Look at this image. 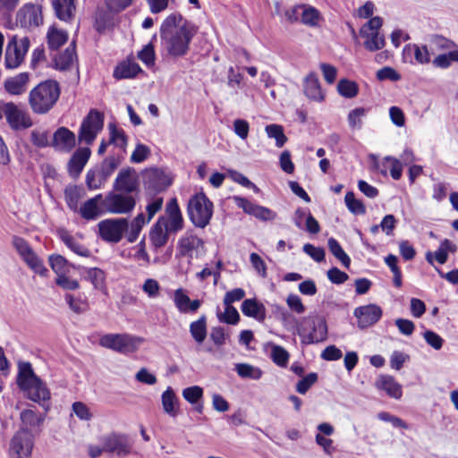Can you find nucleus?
Listing matches in <instances>:
<instances>
[{"mask_svg": "<svg viewBox=\"0 0 458 458\" xmlns=\"http://www.w3.org/2000/svg\"><path fill=\"white\" fill-rule=\"evenodd\" d=\"M61 95L59 82L53 79L40 81L29 92L28 104L35 114H46L56 105Z\"/></svg>", "mask_w": 458, "mask_h": 458, "instance_id": "1", "label": "nucleus"}, {"mask_svg": "<svg viewBox=\"0 0 458 458\" xmlns=\"http://www.w3.org/2000/svg\"><path fill=\"white\" fill-rule=\"evenodd\" d=\"M17 384L28 394V397L39 403L47 412L49 410L50 392L42 380L34 373L30 362L19 366Z\"/></svg>", "mask_w": 458, "mask_h": 458, "instance_id": "2", "label": "nucleus"}, {"mask_svg": "<svg viewBox=\"0 0 458 458\" xmlns=\"http://www.w3.org/2000/svg\"><path fill=\"white\" fill-rule=\"evenodd\" d=\"M186 212L194 227L204 229L213 217L214 204L203 191H199L190 197Z\"/></svg>", "mask_w": 458, "mask_h": 458, "instance_id": "3", "label": "nucleus"}, {"mask_svg": "<svg viewBox=\"0 0 458 458\" xmlns=\"http://www.w3.org/2000/svg\"><path fill=\"white\" fill-rule=\"evenodd\" d=\"M198 31V28L187 21L174 30V32L165 34L161 38L169 55L183 56L188 53L190 43Z\"/></svg>", "mask_w": 458, "mask_h": 458, "instance_id": "4", "label": "nucleus"}, {"mask_svg": "<svg viewBox=\"0 0 458 458\" xmlns=\"http://www.w3.org/2000/svg\"><path fill=\"white\" fill-rule=\"evenodd\" d=\"M143 338L129 334H106L99 339V344L105 348L123 354L135 352Z\"/></svg>", "mask_w": 458, "mask_h": 458, "instance_id": "5", "label": "nucleus"}, {"mask_svg": "<svg viewBox=\"0 0 458 458\" xmlns=\"http://www.w3.org/2000/svg\"><path fill=\"white\" fill-rule=\"evenodd\" d=\"M30 40L28 37L12 36L5 47L4 66L8 70L19 68L24 62L30 49Z\"/></svg>", "mask_w": 458, "mask_h": 458, "instance_id": "6", "label": "nucleus"}, {"mask_svg": "<svg viewBox=\"0 0 458 458\" xmlns=\"http://www.w3.org/2000/svg\"><path fill=\"white\" fill-rule=\"evenodd\" d=\"M35 445V436L27 428H19L12 437L9 448V458H31Z\"/></svg>", "mask_w": 458, "mask_h": 458, "instance_id": "7", "label": "nucleus"}, {"mask_svg": "<svg viewBox=\"0 0 458 458\" xmlns=\"http://www.w3.org/2000/svg\"><path fill=\"white\" fill-rule=\"evenodd\" d=\"M103 126L104 114L97 109H90L81 123L78 132L79 142L91 145Z\"/></svg>", "mask_w": 458, "mask_h": 458, "instance_id": "8", "label": "nucleus"}, {"mask_svg": "<svg viewBox=\"0 0 458 458\" xmlns=\"http://www.w3.org/2000/svg\"><path fill=\"white\" fill-rule=\"evenodd\" d=\"M104 211L108 214H129L136 206V196L112 190L103 198Z\"/></svg>", "mask_w": 458, "mask_h": 458, "instance_id": "9", "label": "nucleus"}, {"mask_svg": "<svg viewBox=\"0 0 458 458\" xmlns=\"http://www.w3.org/2000/svg\"><path fill=\"white\" fill-rule=\"evenodd\" d=\"M13 245L21 259L36 274L41 276H47V268L45 267L42 259L36 254L30 243L22 237L13 236Z\"/></svg>", "mask_w": 458, "mask_h": 458, "instance_id": "10", "label": "nucleus"}, {"mask_svg": "<svg viewBox=\"0 0 458 458\" xmlns=\"http://www.w3.org/2000/svg\"><path fill=\"white\" fill-rule=\"evenodd\" d=\"M99 237L111 243L119 242L123 233L128 230V220L126 218H106L98 224Z\"/></svg>", "mask_w": 458, "mask_h": 458, "instance_id": "11", "label": "nucleus"}, {"mask_svg": "<svg viewBox=\"0 0 458 458\" xmlns=\"http://www.w3.org/2000/svg\"><path fill=\"white\" fill-rule=\"evenodd\" d=\"M105 453L127 456L131 453L132 441L128 435L118 432H112L102 437Z\"/></svg>", "mask_w": 458, "mask_h": 458, "instance_id": "12", "label": "nucleus"}, {"mask_svg": "<svg viewBox=\"0 0 458 458\" xmlns=\"http://www.w3.org/2000/svg\"><path fill=\"white\" fill-rule=\"evenodd\" d=\"M4 117L13 131L25 130L33 125L30 114L13 102L5 103Z\"/></svg>", "mask_w": 458, "mask_h": 458, "instance_id": "13", "label": "nucleus"}, {"mask_svg": "<svg viewBox=\"0 0 458 458\" xmlns=\"http://www.w3.org/2000/svg\"><path fill=\"white\" fill-rule=\"evenodd\" d=\"M139 179L135 169L132 167L123 168L117 174L113 183V190L115 191L137 195L139 191Z\"/></svg>", "mask_w": 458, "mask_h": 458, "instance_id": "14", "label": "nucleus"}, {"mask_svg": "<svg viewBox=\"0 0 458 458\" xmlns=\"http://www.w3.org/2000/svg\"><path fill=\"white\" fill-rule=\"evenodd\" d=\"M158 218H163L164 225L168 227L172 233H178L184 227V218L179 206L177 199H170L165 208V215Z\"/></svg>", "mask_w": 458, "mask_h": 458, "instance_id": "15", "label": "nucleus"}, {"mask_svg": "<svg viewBox=\"0 0 458 458\" xmlns=\"http://www.w3.org/2000/svg\"><path fill=\"white\" fill-rule=\"evenodd\" d=\"M204 246V241L197 236L193 231L189 230L180 237L177 242V257L193 258V252Z\"/></svg>", "mask_w": 458, "mask_h": 458, "instance_id": "16", "label": "nucleus"}, {"mask_svg": "<svg viewBox=\"0 0 458 458\" xmlns=\"http://www.w3.org/2000/svg\"><path fill=\"white\" fill-rule=\"evenodd\" d=\"M76 146V135L70 129L61 126L54 132L51 147L55 150L69 153Z\"/></svg>", "mask_w": 458, "mask_h": 458, "instance_id": "17", "label": "nucleus"}, {"mask_svg": "<svg viewBox=\"0 0 458 458\" xmlns=\"http://www.w3.org/2000/svg\"><path fill=\"white\" fill-rule=\"evenodd\" d=\"M172 179L161 169L152 168L147 172L145 187L155 193L165 191L171 184Z\"/></svg>", "mask_w": 458, "mask_h": 458, "instance_id": "18", "label": "nucleus"}, {"mask_svg": "<svg viewBox=\"0 0 458 458\" xmlns=\"http://www.w3.org/2000/svg\"><path fill=\"white\" fill-rule=\"evenodd\" d=\"M30 78L31 75L28 72L8 77L4 81V89L11 96H21L27 92Z\"/></svg>", "mask_w": 458, "mask_h": 458, "instance_id": "19", "label": "nucleus"}, {"mask_svg": "<svg viewBox=\"0 0 458 458\" xmlns=\"http://www.w3.org/2000/svg\"><path fill=\"white\" fill-rule=\"evenodd\" d=\"M354 315L358 319V327H369L377 323L382 317V310L375 304L360 306L355 309Z\"/></svg>", "mask_w": 458, "mask_h": 458, "instance_id": "20", "label": "nucleus"}, {"mask_svg": "<svg viewBox=\"0 0 458 458\" xmlns=\"http://www.w3.org/2000/svg\"><path fill=\"white\" fill-rule=\"evenodd\" d=\"M16 21L22 28L37 27L42 22L38 8L31 4H25L16 14Z\"/></svg>", "mask_w": 458, "mask_h": 458, "instance_id": "21", "label": "nucleus"}, {"mask_svg": "<svg viewBox=\"0 0 458 458\" xmlns=\"http://www.w3.org/2000/svg\"><path fill=\"white\" fill-rule=\"evenodd\" d=\"M103 199V195L99 193L86 200L78 209L81 216L87 221H91L106 214L104 211Z\"/></svg>", "mask_w": 458, "mask_h": 458, "instance_id": "22", "label": "nucleus"}, {"mask_svg": "<svg viewBox=\"0 0 458 458\" xmlns=\"http://www.w3.org/2000/svg\"><path fill=\"white\" fill-rule=\"evenodd\" d=\"M140 72H143L141 67L135 62L132 55L115 66L113 76L116 80L134 79Z\"/></svg>", "mask_w": 458, "mask_h": 458, "instance_id": "23", "label": "nucleus"}, {"mask_svg": "<svg viewBox=\"0 0 458 458\" xmlns=\"http://www.w3.org/2000/svg\"><path fill=\"white\" fill-rule=\"evenodd\" d=\"M163 220V218H157L149 230V241L155 251L164 247L169 240V234L173 233L164 225Z\"/></svg>", "mask_w": 458, "mask_h": 458, "instance_id": "24", "label": "nucleus"}, {"mask_svg": "<svg viewBox=\"0 0 458 458\" xmlns=\"http://www.w3.org/2000/svg\"><path fill=\"white\" fill-rule=\"evenodd\" d=\"M174 303L181 313H195L201 306L200 300H191L182 288L176 289L174 293Z\"/></svg>", "mask_w": 458, "mask_h": 458, "instance_id": "25", "label": "nucleus"}, {"mask_svg": "<svg viewBox=\"0 0 458 458\" xmlns=\"http://www.w3.org/2000/svg\"><path fill=\"white\" fill-rule=\"evenodd\" d=\"M91 155L89 147L79 148L71 157L68 162V173L70 175L77 177L82 172Z\"/></svg>", "mask_w": 458, "mask_h": 458, "instance_id": "26", "label": "nucleus"}, {"mask_svg": "<svg viewBox=\"0 0 458 458\" xmlns=\"http://www.w3.org/2000/svg\"><path fill=\"white\" fill-rule=\"evenodd\" d=\"M457 250V245L448 239H445L440 242L438 249L435 253L428 251L425 255L426 260L430 264H434L436 259L439 264L446 263L448 253H454Z\"/></svg>", "mask_w": 458, "mask_h": 458, "instance_id": "27", "label": "nucleus"}, {"mask_svg": "<svg viewBox=\"0 0 458 458\" xmlns=\"http://www.w3.org/2000/svg\"><path fill=\"white\" fill-rule=\"evenodd\" d=\"M377 389L385 391L387 395L400 399L403 395L402 386L390 375H381L375 382Z\"/></svg>", "mask_w": 458, "mask_h": 458, "instance_id": "28", "label": "nucleus"}, {"mask_svg": "<svg viewBox=\"0 0 458 458\" xmlns=\"http://www.w3.org/2000/svg\"><path fill=\"white\" fill-rule=\"evenodd\" d=\"M241 310L244 316L254 318L259 322H263L266 318L264 304L258 301L255 298L245 299L241 305Z\"/></svg>", "mask_w": 458, "mask_h": 458, "instance_id": "29", "label": "nucleus"}, {"mask_svg": "<svg viewBox=\"0 0 458 458\" xmlns=\"http://www.w3.org/2000/svg\"><path fill=\"white\" fill-rule=\"evenodd\" d=\"M81 275L90 282L94 288L103 293L106 292V273L98 267H81Z\"/></svg>", "mask_w": 458, "mask_h": 458, "instance_id": "30", "label": "nucleus"}, {"mask_svg": "<svg viewBox=\"0 0 458 458\" xmlns=\"http://www.w3.org/2000/svg\"><path fill=\"white\" fill-rule=\"evenodd\" d=\"M52 5L56 17L64 21H71L75 15V0H53Z\"/></svg>", "mask_w": 458, "mask_h": 458, "instance_id": "31", "label": "nucleus"}, {"mask_svg": "<svg viewBox=\"0 0 458 458\" xmlns=\"http://www.w3.org/2000/svg\"><path fill=\"white\" fill-rule=\"evenodd\" d=\"M21 421V427L20 428H27L30 432L32 430H40L45 416L42 414H37V412L31 409H25L20 414Z\"/></svg>", "mask_w": 458, "mask_h": 458, "instance_id": "32", "label": "nucleus"}, {"mask_svg": "<svg viewBox=\"0 0 458 458\" xmlns=\"http://www.w3.org/2000/svg\"><path fill=\"white\" fill-rule=\"evenodd\" d=\"M107 129L109 131L108 144L114 145L115 147L122 149L123 152H126L128 136L126 135L124 130L121 127H118L115 123H109Z\"/></svg>", "mask_w": 458, "mask_h": 458, "instance_id": "33", "label": "nucleus"}, {"mask_svg": "<svg viewBox=\"0 0 458 458\" xmlns=\"http://www.w3.org/2000/svg\"><path fill=\"white\" fill-rule=\"evenodd\" d=\"M76 55L75 45L72 43L63 53L55 57V67L60 71H66L71 68Z\"/></svg>", "mask_w": 458, "mask_h": 458, "instance_id": "34", "label": "nucleus"}, {"mask_svg": "<svg viewBox=\"0 0 458 458\" xmlns=\"http://www.w3.org/2000/svg\"><path fill=\"white\" fill-rule=\"evenodd\" d=\"M162 405L164 411L171 417H176L179 412V403L174 390L168 387L162 394Z\"/></svg>", "mask_w": 458, "mask_h": 458, "instance_id": "35", "label": "nucleus"}, {"mask_svg": "<svg viewBox=\"0 0 458 458\" xmlns=\"http://www.w3.org/2000/svg\"><path fill=\"white\" fill-rule=\"evenodd\" d=\"M190 333L197 344H202L207 337V318L202 315L190 324Z\"/></svg>", "mask_w": 458, "mask_h": 458, "instance_id": "36", "label": "nucleus"}, {"mask_svg": "<svg viewBox=\"0 0 458 458\" xmlns=\"http://www.w3.org/2000/svg\"><path fill=\"white\" fill-rule=\"evenodd\" d=\"M147 223L148 222L146 220L144 214H138L131 222L130 225H128V230L126 231L127 241L129 242H134L138 239L144 225Z\"/></svg>", "mask_w": 458, "mask_h": 458, "instance_id": "37", "label": "nucleus"}, {"mask_svg": "<svg viewBox=\"0 0 458 458\" xmlns=\"http://www.w3.org/2000/svg\"><path fill=\"white\" fill-rule=\"evenodd\" d=\"M47 38L49 49L57 50L66 43L68 39V34L64 30L50 28Z\"/></svg>", "mask_w": 458, "mask_h": 458, "instance_id": "38", "label": "nucleus"}, {"mask_svg": "<svg viewBox=\"0 0 458 458\" xmlns=\"http://www.w3.org/2000/svg\"><path fill=\"white\" fill-rule=\"evenodd\" d=\"M295 224L301 229H306L310 233H315V218L304 208H298L295 212Z\"/></svg>", "mask_w": 458, "mask_h": 458, "instance_id": "39", "label": "nucleus"}, {"mask_svg": "<svg viewBox=\"0 0 458 458\" xmlns=\"http://www.w3.org/2000/svg\"><path fill=\"white\" fill-rule=\"evenodd\" d=\"M414 53V58L416 63L420 64H426L430 62V54L427 46H419L416 44H409L404 47L403 53Z\"/></svg>", "mask_w": 458, "mask_h": 458, "instance_id": "40", "label": "nucleus"}, {"mask_svg": "<svg viewBox=\"0 0 458 458\" xmlns=\"http://www.w3.org/2000/svg\"><path fill=\"white\" fill-rule=\"evenodd\" d=\"M265 131L268 138L276 140V146L277 148H283L288 140L284 134V128L280 124H268L265 127Z\"/></svg>", "mask_w": 458, "mask_h": 458, "instance_id": "41", "label": "nucleus"}, {"mask_svg": "<svg viewBox=\"0 0 458 458\" xmlns=\"http://www.w3.org/2000/svg\"><path fill=\"white\" fill-rule=\"evenodd\" d=\"M365 38L364 47L367 50L374 52L385 47V38L379 32H368V35H360Z\"/></svg>", "mask_w": 458, "mask_h": 458, "instance_id": "42", "label": "nucleus"}, {"mask_svg": "<svg viewBox=\"0 0 458 458\" xmlns=\"http://www.w3.org/2000/svg\"><path fill=\"white\" fill-rule=\"evenodd\" d=\"M61 239L64 244L75 254L86 258L90 256V250L87 247L78 242L71 234L65 233L61 236Z\"/></svg>", "mask_w": 458, "mask_h": 458, "instance_id": "43", "label": "nucleus"}, {"mask_svg": "<svg viewBox=\"0 0 458 458\" xmlns=\"http://www.w3.org/2000/svg\"><path fill=\"white\" fill-rule=\"evenodd\" d=\"M328 248L331 253L343 264V266L346 268L350 267L351 264V259L350 257L345 253L342 246L339 244V242L334 239L330 238L328 240Z\"/></svg>", "mask_w": 458, "mask_h": 458, "instance_id": "44", "label": "nucleus"}, {"mask_svg": "<svg viewBox=\"0 0 458 458\" xmlns=\"http://www.w3.org/2000/svg\"><path fill=\"white\" fill-rule=\"evenodd\" d=\"M337 91L344 98H352L357 96L359 89L354 81L342 79L337 84Z\"/></svg>", "mask_w": 458, "mask_h": 458, "instance_id": "45", "label": "nucleus"}, {"mask_svg": "<svg viewBox=\"0 0 458 458\" xmlns=\"http://www.w3.org/2000/svg\"><path fill=\"white\" fill-rule=\"evenodd\" d=\"M49 265L52 270L59 276L68 271L69 261L60 254H52L48 258Z\"/></svg>", "mask_w": 458, "mask_h": 458, "instance_id": "46", "label": "nucleus"}, {"mask_svg": "<svg viewBox=\"0 0 458 458\" xmlns=\"http://www.w3.org/2000/svg\"><path fill=\"white\" fill-rule=\"evenodd\" d=\"M81 198L80 189L76 186H71L64 190V199L68 208L76 212L79 209V202Z\"/></svg>", "mask_w": 458, "mask_h": 458, "instance_id": "47", "label": "nucleus"}, {"mask_svg": "<svg viewBox=\"0 0 458 458\" xmlns=\"http://www.w3.org/2000/svg\"><path fill=\"white\" fill-rule=\"evenodd\" d=\"M344 202L348 210L354 215H364L366 208L361 200L357 199L352 191H348L344 197Z\"/></svg>", "mask_w": 458, "mask_h": 458, "instance_id": "48", "label": "nucleus"}, {"mask_svg": "<svg viewBox=\"0 0 458 458\" xmlns=\"http://www.w3.org/2000/svg\"><path fill=\"white\" fill-rule=\"evenodd\" d=\"M105 8L113 14H118L132 5L134 0H102Z\"/></svg>", "mask_w": 458, "mask_h": 458, "instance_id": "49", "label": "nucleus"}, {"mask_svg": "<svg viewBox=\"0 0 458 458\" xmlns=\"http://www.w3.org/2000/svg\"><path fill=\"white\" fill-rule=\"evenodd\" d=\"M64 299L69 305L70 309L77 313L81 314L89 310V302L86 299L81 297H74L72 294L67 293Z\"/></svg>", "mask_w": 458, "mask_h": 458, "instance_id": "50", "label": "nucleus"}, {"mask_svg": "<svg viewBox=\"0 0 458 458\" xmlns=\"http://www.w3.org/2000/svg\"><path fill=\"white\" fill-rule=\"evenodd\" d=\"M182 16L181 13H171L163 21L160 29L161 38H165V34L174 32L175 28L182 21Z\"/></svg>", "mask_w": 458, "mask_h": 458, "instance_id": "51", "label": "nucleus"}, {"mask_svg": "<svg viewBox=\"0 0 458 458\" xmlns=\"http://www.w3.org/2000/svg\"><path fill=\"white\" fill-rule=\"evenodd\" d=\"M454 62H458V50H451L446 54L438 55L432 63L437 68L446 69Z\"/></svg>", "mask_w": 458, "mask_h": 458, "instance_id": "52", "label": "nucleus"}, {"mask_svg": "<svg viewBox=\"0 0 458 458\" xmlns=\"http://www.w3.org/2000/svg\"><path fill=\"white\" fill-rule=\"evenodd\" d=\"M138 58L148 67L153 66L156 60L154 45L150 42L138 52Z\"/></svg>", "mask_w": 458, "mask_h": 458, "instance_id": "53", "label": "nucleus"}, {"mask_svg": "<svg viewBox=\"0 0 458 458\" xmlns=\"http://www.w3.org/2000/svg\"><path fill=\"white\" fill-rule=\"evenodd\" d=\"M236 371L241 377L244 378L259 379L262 375L260 369H255L253 366L246 363L237 364Z\"/></svg>", "mask_w": 458, "mask_h": 458, "instance_id": "54", "label": "nucleus"}, {"mask_svg": "<svg viewBox=\"0 0 458 458\" xmlns=\"http://www.w3.org/2000/svg\"><path fill=\"white\" fill-rule=\"evenodd\" d=\"M106 180L99 171L89 170L86 174V184L89 190L100 189Z\"/></svg>", "mask_w": 458, "mask_h": 458, "instance_id": "55", "label": "nucleus"}, {"mask_svg": "<svg viewBox=\"0 0 458 458\" xmlns=\"http://www.w3.org/2000/svg\"><path fill=\"white\" fill-rule=\"evenodd\" d=\"M219 321L228 325H236L240 321V315L233 306H225V312L217 315Z\"/></svg>", "mask_w": 458, "mask_h": 458, "instance_id": "56", "label": "nucleus"}, {"mask_svg": "<svg viewBox=\"0 0 458 458\" xmlns=\"http://www.w3.org/2000/svg\"><path fill=\"white\" fill-rule=\"evenodd\" d=\"M32 144L39 148L51 146L47 131L33 130L30 134Z\"/></svg>", "mask_w": 458, "mask_h": 458, "instance_id": "57", "label": "nucleus"}, {"mask_svg": "<svg viewBox=\"0 0 458 458\" xmlns=\"http://www.w3.org/2000/svg\"><path fill=\"white\" fill-rule=\"evenodd\" d=\"M182 396L191 404L198 403L203 396V389L199 386L186 387L182 391Z\"/></svg>", "mask_w": 458, "mask_h": 458, "instance_id": "58", "label": "nucleus"}, {"mask_svg": "<svg viewBox=\"0 0 458 458\" xmlns=\"http://www.w3.org/2000/svg\"><path fill=\"white\" fill-rule=\"evenodd\" d=\"M273 361L280 367H286L289 360L288 352L282 346L275 345L271 352Z\"/></svg>", "mask_w": 458, "mask_h": 458, "instance_id": "59", "label": "nucleus"}, {"mask_svg": "<svg viewBox=\"0 0 458 458\" xmlns=\"http://www.w3.org/2000/svg\"><path fill=\"white\" fill-rule=\"evenodd\" d=\"M120 163L121 162L119 158H116L114 157H106L103 161L99 172L101 173L102 176L106 181L114 172V170L117 168Z\"/></svg>", "mask_w": 458, "mask_h": 458, "instance_id": "60", "label": "nucleus"}, {"mask_svg": "<svg viewBox=\"0 0 458 458\" xmlns=\"http://www.w3.org/2000/svg\"><path fill=\"white\" fill-rule=\"evenodd\" d=\"M164 199L162 197H154L151 198L147 206H146V211L148 217L146 220L149 222L154 216L159 212L163 208Z\"/></svg>", "mask_w": 458, "mask_h": 458, "instance_id": "61", "label": "nucleus"}, {"mask_svg": "<svg viewBox=\"0 0 458 458\" xmlns=\"http://www.w3.org/2000/svg\"><path fill=\"white\" fill-rule=\"evenodd\" d=\"M149 154V148L144 144L139 143L131 153V162L135 164L142 163L148 157Z\"/></svg>", "mask_w": 458, "mask_h": 458, "instance_id": "62", "label": "nucleus"}, {"mask_svg": "<svg viewBox=\"0 0 458 458\" xmlns=\"http://www.w3.org/2000/svg\"><path fill=\"white\" fill-rule=\"evenodd\" d=\"M72 411L81 420H90L92 413L89 408L82 402H74L72 405Z\"/></svg>", "mask_w": 458, "mask_h": 458, "instance_id": "63", "label": "nucleus"}, {"mask_svg": "<svg viewBox=\"0 0 458 458\" xmlns=\"http://www.w3.org/2000/svg\"><path fill=\"white\" fill-rule=\"evenodd\" d=\"M426 343L435 350H440L444 344V339L437 333L431 330H426L423 333Z\"/></svg>", "mask_w": 458, "mask_h": 458, "instance_id": "64", "label": "nucleus"}]
</instances>
